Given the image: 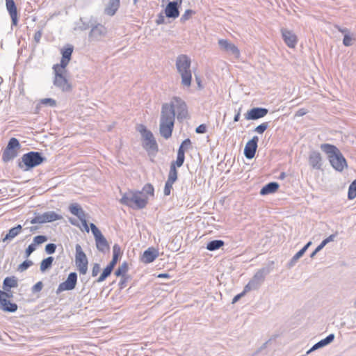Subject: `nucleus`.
Wrapping results in <instances>:
<instances>
[{"mask_svg":"<svg viewBox=\"0 0 356 356\" xmlns=\"http://www.w3.org/2000/svg\"><path fill=\"white\" fill-rule=\"evenodd\" d=\"M175 111L173 104H163L160 119V134L165 139L172 136L174 128Z\"/></svg>","mask_w":356,"mask_h":356,"instance_id":"f257e3e1","label":"nucleus"},{"mask_svg":"<svg viewBox=\"0 0 356 356\" xmlns=\"http://www.w3.org/2000/svg\"><path fill=\"white\" fill-rule=\"evenodd\" d=\"M321 149L327 154L331 165L337 171L342 172L345 168L348 167L346 159L336 146L324 143L321 145Z\"/></svg>","mask_w":356,"mask_h":356,"instance_id":"f03ea898","label":"nucleus"},{"mask_svg":"<svg viewBox=\"0 0 356 356\" xmlns=\"http://www.w3.org/2000/svg\"><path fill=\"white\" fill-rule=\"evenodd\" d=\"M191 60L186 54H180L176 58V69L181 78V84L190 87L192 81Z\"/></svg>","mask_w":356,"mask_h":356,"instance_id":"7ed1b4c3","label":"nucleus"},{"mask_svg":"<svg viewBox=\"0 0 356 356\" xmlns=\"http://www.w3.org/2000/svg\"><path fill=\"white\" fill-rule=\"evenodd\" d=\"M148 197L140 191H129L120 199V203L134 209H141L146 207Z\"/></svg>","mask_w":356,"mask_h":356,"instance_id":"20e7f679","label":"nucleus"},{"mask_svg":"<svg viewBox=\"0 0 356 356\" xmlns=\"http://www.w3.org/2000/svg\"><path fill=\"white\" fill-rule=\"evenodd\" d=\"M47 159L39 152H29L22 155L18 161V167L23 171H29L46 161Z\"/></svg>","mask_w":356,"mask_h":356,"instance_id":"39448f33","label":"nucleus"},{"mask_svg":"<svg viewBox=\"0 0 356 356\" xmlns=\"http://www.w3.org/2000/svg\"><path fill=\"white\" fill-rule=\"evenodd\" d=\"M138 130L141 134L144 140L143 143V148L148 152L149 154L152 153L156 154L158 152L159 148L157 143L152 133L147 130L146 127L143 124L140 125Z\"/></svg>","mask_w":356,"mask_h":356,"instance_id":"423d86ee","label":"nucleus"},{"mask_svg":"<svg viewBox=\"0 0 356 356\" xmlns=\"http://www.w3.org/2000/svg\"><path fill=\"white\" fill-rule=\"evenodd\" d=\"M20 147L19 140L16 138H11L3 152L2 161L4 163H8L16 158Z\"/></svg>","mask_w":356,"mask_h":356,"instance_id":"0eeeda50","label":"nucleus"},{"mask_svg":"<svg viewBox=\"0 0 356 356\" xmlns=\"http://www.w3.org/2000/svg\"><path fill=\"white\" fill-rule=\"evenodd\" d=\"M270 272V268L268 267L262 268L257 271L253 277L245 285V291L258 289L264 282L266 276L268 275Z\"/></svg>","mask_w":356,"mask_h":356,"instance_id":"6e6552de","label":"nucleus"},{"mask_svg":"<svg viewBox=\"0 0 356 356\" xmlns=\"http://www.w3.org/2000/svg\"><path fill=\"white\" fill-rule=\"evenodd\" d=\"M76 255H75V263L78 268V270L81 274L85 275L88 271V259L82 250V248L79 244H76L75 247Z\"/></svg>","mask_w":356,"mask_h":356,"instance_id":"1a4fd4ad","label":"nucleus"},{"mask_svg":"<svg viewBox=\"0 0 356 356\" xmlns=\"http://www.w3.org/2000/svg\"><path fill=\"white\" fill-rule=\"evenodd\" d=\"M63 219V216L56 213L54 211H47L42 214H38L30 220L31 224H43L46 222H51L58 220Z\"/></svg>","mask_w":356,"mask_h":356,"instance_id":"9d476101","label":"nucleus"},{"mask_svg":"<svg viewBox=\"0 0 356 356\" xmlns=\"http://www.w3.org/2000/svg\"><path fill=\"white\" fill-rule=\"evenodd\" d=\"M67 72H54V85L60 89L63 92H70L72 85L66 78Z\"/></svg>","mask_w":356,"mask_h":356,"instance_id":"9b49d317","label":"nucleus"},{"mask_svg":"<svg viewBox=\"0 0 356 356\" xmlns=\"http://www.w3.org/2000/svg\"><path fill=\"white\" fill-rule=\"evenodd\" d=\"M77 283V274L75 272L70 273L67 280L61 282L57 289L56 294H59L64 291H72L75 289Z\"/></svg>","mask_w":356,"mask_h":356,"instance_id":"f8f14e48","label":"nucleus"},{"mask_svg":"<svg viewBox=\"0 0 356 356\" xmlns=\"http://www.w3.org/2000/svg\"><path fill=\"white\" fill-rule=\"evenodd\" d=\"M107 34L106 28L102 24H96L95 22L89 33V39L92 41H99Z\"/></svg>","mask_w":356,"mask_h":356,"instance_id":"ddd939ff","label":"nucleus"},{"mask_svg":"<svg viewBox=\"0 0 356 356\" xmlns=\"http://www.w3.org/2000/svg\"><path fill=\"white\" fill-rule=\"evenodd\" d=\"M6 10L11 19V28L17 26L19 22V13L14 0H6Z\"/></svg>","mask_w":356,"mask_h":356,"instance_id":"4468645a","label":"nucleus"},{"mask_svg":"<svg viewBox=\"0 0 356 356\" xmlns=\"http://www.w3.org/2000/svg\"><path fill=\"white\" fill-rule=\"evenodd\" d=\"M218 45L222 50L226 51L230 55L234 56V58H239L240 51L238 48L235 44L230 42L228 40L220 39L218 40Z\"/></svg>","mask_w":356,"mask_h":356,"instance_id":"2eb2a0df","label":"nucleus"},{"mask_svg":"<svg viewBox=\"0 0 356 356\" xmlns=\"http://www.w3.org/2000/svg\"><path fill=\"white\" fill-rule=\"evenodd\" d=\"M268 113V109L263 107H254L247 111L244 116L247 120H257Z\"/></svg>","mask_w":356,"mask_h":356,"instance_id":"dca6fc26","label":"nucleus"},{"mask_svg":"<svg viewBox=\"0 0 356 356\" xmlns=\"http://www.w3.org/2000/svg\"><path fill=\"white\" fill-rule=\"evenodd\" d=\"M259 138L254 136L245 145L244 148V155L248 159H252L257 152L258 147Z\"/></svg>","mask_w":356,"mask_h":356,"instance_id":"f3484780","label":"nucleus"},{"mask_svg":"<svg viewBox=\"0 0 356 356\" xmlns=\"http://www.w3.org/2000/svg\"><path fill=\"white\" fill-rule=\"evenodd\" d=\"M181 0H175L170 1L165 9V13L167 17L176 19L179 15V7L181 3Z\"/></svg>","mask_w":356,"mask_h":356,"instance_id":"a211bd4d","label":"nucleus"},{"mask_svg":"<svg viewBox=\"0 0 356 356\" xmlns=\"http://www.w3.org/2000/svg\"><path fill=\"white\" fill-rule=\"evenodd\" d=\"M191 141L189 138L185 139L179 146L177 151V156L175 161H172L171 164H174L175 166L180 168L184 164L185 160V149H184V145H191Z\"/></svg>","mask_w":356,"mask_h":356,"instance_id":"6ab92c4d","label":"nucleus"},{"mask_svg":"<svg viewBox=\"0 0 356 356\" xmlns=\"http://www.w3.org/2000/svg\"><path fill=\"white\" fill-rule=\"evenodd\" d=\"M281 32L282 38L286 44L290 48L295 47L297 44V37L296 34L286 29H282Z\"/></svg>","mask_w":356,"mask_h":356,"instance_id":"aec40b11","label":"nucleus"},{"mask_svg":"<svg viewBox=\"0 0 356 356\" xmlns=\"http://www.w3.org/2000/svg\"><path fill=\"white\" fill-rule=\"evenodd\" d=\"M309 163L314 169H321L322 157L321 154L316 151L312 152L309 156Z\"/></svg>","mask_w":356,"mask_h":356,"instance_id":"412c9836","label":"nucleus"},{"mask_svg":"<svg viewBox=\"0 0 356 356\" xmlns=\"http://www.w3.org/2000/svg\"><path fill=\"white\" fill-rule=\"evenodd\" d=\"M159 256V252L154 248H149L146 250L143 254L142 261L145 264H149L153 262Z\"/></svg>","mask_w":356,"mask_h":356,"instance_id":"4be33fe9","label":"nucleus"},{"mask_svg":"<svg viewBox=\"0 0 356 356\" xmlns=\"http://www.w3.org/2000/svg\"><path fill=\"white\" fill-rule=\"evenodd\" d=\"M174 99L177 103V119L182 120L186 118L188 115L187 106L184 102H183L180 98L175 97Z\"/></svg>","mask_w":356,"mask_h":356,"instance_id":"5701e85b","label":"nucleus"},{"mask_svg":"<svg viewBox=\"0 0 356 356\" xmlns=\"http://www.w3.org/2000/svg\"><path fill=\"white\" fill-rule=\"evenodd\" d=\"M334 334H330L328 336H327L325 339L319 341L318 342H317L316 343H315L307 352V355L311 353L312 352L318 349V348H323L328 344H330V343H332L334 339Z\"/></svg>","mask_w":356,"mask_h":356,"instance_id":"b1692460","label":"nucleus"},{"mask_svg":"<svg viewBox=\"0 0 356 356\" xmlns=\"http://www.w3.org/2000/svg\"><path fill=\"white\" fill-rule=\"evenodd\" d=\"M17 305L14 302H11L8 299H1L0 300V309L6 312H15L17 310Z\"/></svg>","mask_w":356,"mask_h":356,"instance_id":"393cba45","label":"nucleus"},{"mask_svg":"<svg viewBox=\"0 0 356 356\" xmlns=\"http://www.w3.org/2000/svg\"><path fill=\"white\" fill-rule=\"evenodd\" d=\"M18 286V279L15 276L6 277L3 282L2 289L8 291L11 288Z\"/></svg>","mask_w":356,"mask_h":356,"instance_id":"a878e982","label":"nucleus"},{"mask_svg":"<svg viewBox=\"0 0 356 356\" xmlns=\"http://www.w3.org/2000/svg\"><path fill=\"white\" fill-rule=\"evenodd\" d=\"M22 229V227L20 225H17L9 229L8 232L6 234L4 238L2 239L3 242H9L12 241L15 236H17Z\"/></svg>","mask_w":356,"mask_h":356,"instance_id":"bb28decb","label":"nucleus"},{"mask_svg":"<svg viewBox=\"0 0 356 356\" xmlns=\"http://www.w3.org/2000/svg\"><path fill=\"white\" fill-rule=\"evenodd\" d=\"M279 184L275 181L270 182L266 184L260 191V194L261 195H265L268 194H270L275 193L279 188Z\"/></svg>","mask_w":356,"mask_h":356,"instance_id":"cd10ccee","label":"nucleus"},{"mask_svg":"<svg viewBox=\"0 0 356 356\" xmlns=\"http://www.w3.org/2000/svg\"><path fill=\"white\" fill-rule=\"evenodd\" d=\"M69 211L79 219H81V218L87 216L81 206L77 203L71 204L69 207Z\"/></svg>","mask_w":356,"mask_h":356,"instance_id":"c85d7f7f","label":"nucleus"},{"mask_svg":"<svg viewBox=\"0 0 356 356\" xmlns=\"http://www.w3.org/2000/svg\"><path fill=\"white\" fill-rule=\"evenodd\" d=\"M95 243L97 249L99 252L104 253L106 251L109 250V244L104 235L95 239Z\"/></svg>","mask_w":356,"mask_h":356,"instance_id":"c756f323","label":"nucleus"},{"mask_svg":"<svg viewBox=\"0 0 356 356\" xmlns=\"http://www.w3.org/2000/svg\"><path fill=\"white\" fill-rule=\"evenodd\" d=\"M119 6L120 0H109L108 5L105 9V13L110 16H113L115 14Z\"/></svg>","mask_w":356,"mask_h":356,"instance_id":"7c9ffc66","label":"nucleus"},{"mask_svg":"<svg viewBox=\"0 0 356 356\" xmlns=\"http://www.w3.org/2000/svg\"><path fill=\"white\" fill-rule=\"evenodd\" d=\"M225 242L222 240H213L207 244V249L209 251H215L222 247Z\"/></svg>","mask_w":356,"mask_h":356,"instance_id":"2f4dec72","label":"nucleus"},{"mask_svg":"<svg viewBox=\"0 0 356 356\" xmlns=\"http://www.w3.org/2000/svg\"><path fill=\"white\" fill-rule=\"evenodd\" d=\"M70 60L61 58L60 64H56L53 66L54 72L58 71V72H67L66 67Z\"/></svg>","mask_w":356,"mask_h":356,"instance_id":"473e14b6","label":"nucleus"},{"mask_svg":"<svg viewBox=\"0 0 356 356\" xmlns=\"http://www.w3.org/2000/svg\"><path fill=\"white\" fill-rule=\"evenodd\" d=\"M95 21L90 19L88 21H85L83 18L81 17L79 22L77 23L78 29L81 31H86L89 28L92 29Z\"/></svg>","mask_w":356,"mask_h":356,"instance_id":"72a5a7b5","label":"nucleus"},{"mask_svg":"<svg viewBox=\"0 0 356 356\" xmlns=\"http://www.w3.org/2000/svg\"><path fill=\"white\" fill-rule=\"evenodd\" d=\"M120 255V247L118 244H115L113 247V258L109 264L115 266Z\"/></svg>","mask_w":356,"mask_h":356,"instance_id":"f704fd0d","label":"nucleus"},{"mask_svg":"<svg viewBox=\"0 0 356 356\" xmlns=\"http://www.w3.org/2000/svg\"><path fill=\"white\" fill-rule=\"evenodd\" d=\"M113 268L114 266L108 264V265L103 270L102 273L97 280V282H102L104 281L111 274Z\"/></svg>","mask_w":356,"mask_h":356,"instance_id":"c9c22d12","label":"nucleus"},{"mask_svg":"<svg viewBox=\"0 0 356 356\" xmlns=\"http://www.w3.org/2000/svg\"><path fill=\"white\" fill-rule=\"evenodd\" d=\"M53 261H54V257H48L44 259L40 263V270L42 272H44L47 270H48L49 268H50L52 266Z\"/></svg>","mask_w":356,"mask_h":356,"instance_id":"e433bc0d","label":"nucleus"},{"mask_svg":"<svg viewBox=\"0 0 356 356\" xmlns=\"http://www.w3.org/2000/svg\"><path fill=\"white\" fill-rule=\"evenodd\" d=\"M129 270V266L127 262L124 261L121 265H120L118 268V269L115 272V275L117 277H122V276H127L126 275V273Z\"/></svg>","mask_w":356,"mask_h":356,"instance_id":"4c0bfd02","label":"nucleus"},{"mask_svg":"<svg viewBox=\"0 0 356 356\" xmlns=\"http://www.w3.org/2000/svg\"><path fill=\"white\" fill-rule=\"evenodd\" d=\"M177 166H175L174 164L170 165V171L168 177V180L169 182L175 183L177 179V170L176 169Z\"/></svg>","mask_w":356,"mask_h":356,"instance_id":"58836bf2","label":"nucleus"},{"mask_svg":"<svg viewBox=\"0 0 356 356\" xmlns=\"http://www.w3.org/2000/svg\"><path fill=\"white\" fill-rule=\"evenodd\" d=\"M356 38L354 35H350V33H346L343 39V44L346 47H350L353 44Z\"/></svg>","mask_w":356,"mask_h":356,"instance_id":"ea45409f","label":"nucleus"},{"mask_svg":"<svg viewBox=\"0 0 356 356\" xmlns=\"http://www.w3.org/2000/svg\"><path fill=\"white\" fill-rule=\"evenodd\" d=\"M74 47L71 44H68L64 49L62 50V57L68 60L71 59L72 54L73 52Z\"/></svg>","mask_w":356,"mask_h":356,"instance_id":"a19ab883","label":"nucleus"},{"mask_svg":"<svg viewBox=\"0 0 356 356\" xmlns=\"http://www.w3.org/2000/svg\"><path fill=\"white\" fill-rule=\"evenodd\" d=\"M348 197L349 200L356 197V180L353 181L349 186Z\"/></svg>","mask_w":356,"mask_h":356,"instance_id":"79ce46f5","label":"nucleus"},{"mask_svg":"<svg viewBox=\"0 0 356 356\" xmlns=\"http://www.w3.org/2000/svg\"><path fill=\"white\" fill-rule=\"evenodd\" d=\"M311 245H312V241H309L301 250H300L293 256L294 260H298L300 258H301Z\"/></svg>","mask_w":356,"mask_h":356,"instance_id":"37998d69","label":"nucleus"},{"mask_svg":"<svg viewBox=\"0 0 356 356\" xmlns=\"http://www.w3.org/2000/svg\"><path fill=\"white\" fill-rule=\"evenodd\" d=\"M141 192H143V194L145 195L146 196H147V195L153 196L154 189L153 186L151 184H147L143 186Z\"/></svg>","mask_w":356,"mask_h":356,"instance_id":"c03bdc74","label":"nucleus"},{"mask_svg":"<svg viewBox=\"0 0 356 356\" xmlns=\"http://www.w3.org/2000/svg\"><path fill=\"white\" fill-rule=\"evenodd\" d=\"M33 264V261L31 260H26L23 261L21 264L19 265L17 268V270L19 272H24L27 270L30 266Z\"/></svg>","mask_w":356,"mask_h":356,"instance_id":"a18cd8bd","label":"nucleus"},{"mask_svg":"<svg viewBox=\"0 0 356 356\" xmlns=\"http://www.w3.org/2000/svg\"><path fill=\"white\" fill-rule=\"evenodd\" d=\"M269 122H263L261 124L256 127L254 129V132H257V134H262L268 127Z\"/></svg>","mask_w":356,"mask_h":356,"instance_id":"49530a36","label":"nucleus"},{"mask_svg":"<svg viewBox=\"0 0 356 356\" xmlns=\"http://www.w3.org/2000/svg\"><path fill=\"white\" fill-rule=\"evenodd\" d=\"M90 227L95 237V240L103 236L101 231L97 228V227L94 223H90Z\"/></svg>","mask_w":356,"mask_h":356,"instance_id":"de8ad7c7","label":"nucleus"},{"mask_svg":"<svg viewBox=\"0 0 356 356\" xmlns=\"http://www.w3.org/2000/svg\"><path fill=\"white\" fill-rule=\"evenodd\" d=\"M48 240L47 236L44 235H38L33 238V244H35V246L36 247L37 245H40L44 242H46Z\"/></svg>","mask_w":356,"mask_h":356,"instance_id":"09e8293b","label":"nucleus"},{"mask_svg":"<svg viewBox=\"0 0 356 356\" xmlns=\"http://www.w3.org/2000/svg\"><path fill=\"white\" fill-rule=\"evenodd\" d=\"M193 14H195V11H193V10H186L185 13L181 15L180 21L181 22H185L186 21L188 20Z\"/></svg>","mask_w":356,"mask_h":356,"instance_id":"8fccbe9b","label":"nucleus"},{"mask_svg":"<svg viewBox=\"0 0 356 356\" xmlns=\"http://www.w3.org/2000/svg\"><path fill=\"white\" fill-rule=\"evenodd\" d=\"M40 103L44 105H49L51 107L56 106V102L55 99L51 98H44L40 100Z\"/></svg>","mask_w":356,"mask_h":356,"instance_id":"3c124183","label":"nucleus"},{"mask_svg":"<svg viewBox=\"0 0 356 356\" xmlns=\"http://www.w3.org/2000/svg\"><path fill=\"white\" fill-rule=\"evenodd\" d=\"M56 245L54 243H48L45 246V252L49 254H54L56 251Z\"/></svg>","mask_w":356,"mask_h":356,"instance_id":"603ef678","label":"nucleus"},{"mask_svg":"<svg viewBox=\"0 0 356 356\" xmlns=\"http://www.w3.org/2000/svg\"><path fill=\"white\" fill-rule=\"evenodd\" d=\"M173 184L174 183H172V182H169L168 181H166V182L165 184L164 191H163L165 195H166V196L170 195L171 189L172 188Z\"/></svg>","mask_w":356,"mask_h":356,"instance_id":"864d4df0","label":"nucleus"},{"mask_svg":"<svg viewBox=\"0 0 356 356\" xmlns=\"http://www.w3.org/2000/svg\"><path fill=\"white\" fill-rule=\"evenodd\" d=\"M36 249L35 244H30L25 250V257H29Z\"/></svg>","mask_w":356,"mask_h":356,"instance_id":"5fc2aeb1","label":"nucleus"},{"mask_svg":"<svg viewBox=\"0 0 356 356\" xmlns=\"http://www.w3.org/2000/svg\"><path fill=\"white\" fill-rule=\"evenodd\" d=\"M42 35V28H41L40 29L37 31L34 34L33 40L36 44L40 43Z\"/></svg>","mask_w":356,"mask_h":356,"instance_id":"6e6d98bb","label":"nucleus"},{"mask_svg":"<svg viewBox=\"0 0 356 356\" xmlns=\"http://www.w3.org/2000/svg\"><path fill=\"white\" fill-rule=\"evenodd\" d=\"M43 287V284L41 281L38 282L35 284L33 285L32 287V292L33 293H37L40 292Z\"/></svg>","mask_w":356,"mask_h":356,"instance_id":"4d7b16f0","label":"nucleus"},{"mask_svg":"<svg viewBox=\"0 0 356 356\" xmlns=\"http://www.w3.org/2000/svg\"><path fill=\"white\" fill-rule=\"evenodd\" d=\"M130 280V276H122L119 283L120 288L123 289L127 286L128 280Z\"/></svg>","mask_w":356,"mask_h":356,"instance_id":"13d9d810","label":"nucleus"},{"mask_svg":"<svg viewBox=\"0 0 356 356\" xmlns=\"http://www.w3.org/2000/svg\"><path fill=\"white\" fill-rule=\"evenodd\" d=\"M100 271V266L99 264H95L92 269V276L95 277Z\"/></svg>","mask_w":356,"mask_h":356,"instance_id":"bf43d9fd","label":"nucleus"},{"mask_svg":"<svg viewBox=\"0 0 356 356\" xmlns=\"http://www.w3.org/2000/svg\"><path fill=\"white\" fill-rule=\"evenodd\" d=\"M247 292L248 291H245V287H244L243 292L234 297L232 299V303L234 304L238 302Z\"/></svg>","mask_w":356,"mask_h":356,"instance_id":"052dcab7","label":"nucleus"},{"mask_svg":"<svg viewBox=\"0 0 356 356\" xmlns=\"http://www.w3.org/2000/svg\"><path fill=\"white\" fill-rule=\"evenodd\" d=\"M337 232L331 234L327 238H326L324 240H323V243H325V245H326L328 243L334 241V239L337 237Z\"/></svg>","mask_w":356,"mask_h":356,"instance_id":"680f3d73","label":"nucleus"},{"mask_svg":"<svg viewBox=\"0 0 356 356\" xmlns=\"http://www.w3.org/2000/svg\"><path fill=\"white\" fill-rule=\"evenodd\" d=\"M195 131L197 134H204L207 131V126L204 124H202L196 128Z\"/></svg>","mask_w":356,"mask_h":356,"instance_id":"e2e57ef3","label":"nucleus"},{"mask_svg":"<svg viewBox=\"0 0 356 356\" xmlns=\"http://www.w3.org/2000/svg\"><path fill=\"white\" fill-rule=\"evenodd\" d=\"M79 220L81 222L82 225L84 227L85 230L87 232H89V227H88V225L87 223L86 216H85L84 217L81 218V219H79Z\"/></svg>","mask_w":356,"mask_h":356,"instance_id":"0e129e2a","label":"nucleus"},{"mask_svg":"<svg viewBox=\"0 0 356 356\" xmlns=\"http://www.w3.org/2000/svg\"><path fill=\"white\" fill-rule=\"evenodd\" d=\"M156 22L157 24H164L165 23V17L161 13L159 14Z\"/></svg>","mask_w":356,"mask_h":356,"instance_id":"69168bd1","label":"nucleus"},{"mask_svg":"<svg viewBox=\"0 0 356 356\" xmlns=\"http://www.w3.org/2000/svg\"><path fill=\"white\" fill-rule=\"evenodd\" d=\"M307 113V110L305 108H300L299 109L296 113V115L297 116H303Z\"/></svg>","mask_w":356,"mask_h":356,"instance_id":"338daca9","label":"nucleus"},{"mask_svg":"<svg viewBox=\"0 0 356 356\" xmlns=\"http://www.w3.org/2000/svg\"><path fill=\"white\" fill-rule=\"evenodd\" d=\"M325 246V244L323 243V241H322V242L320 243V245H318L317 246V248L315 249L316 252H320Z\"/></svg>","mask_w":356,"mask_h":356,"instance_id":"774afa93","label":"nucleus"}]
</instances>
